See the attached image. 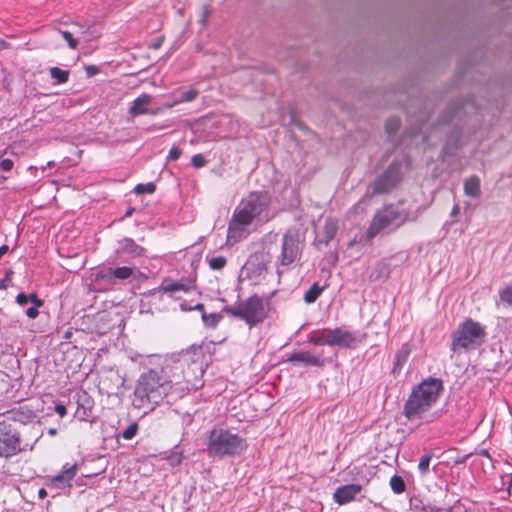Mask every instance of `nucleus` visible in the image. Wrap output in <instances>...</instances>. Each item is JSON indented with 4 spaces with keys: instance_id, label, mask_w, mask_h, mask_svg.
Listing matches in <instances>:
<instances>
[{
    "instance_id": "58",
    "label": "nucleus",
    "mask_w": 512,
    "mask_h": 512,
    "mask_svg": "<svg viewBox=\"0 0 512 512\" xmlns=\"http://www.w3.org/2000/svg\"><path fill=\"white\" fill-rule=\"evenodd\" d=\"M458 210H459V207H458V206H455V207L453 208V210H452V213H453V214H455V213H457V212H458Z\"/></svg>"
},
{
    "instance_id": "43",
    "label": "nucleus",
    "mask_w": 512,
    "mask_h": 512,
    "mask_svg": "<svg viewBox=\"0 0 512 512\" xmlns=\"http://www.w3.org/2000/svg\"><path fill=\"white\" fill-rule=\"evenodd\" d=\"M38 308H39V307H36V305H35V306H33V307L28 308V309L26 310V315H27L29 318H31V319L36 318V317L38 316V314H39Z\"/></svg>"
},
{
    "instance_id": "45",
    "label": "nucleus",
    "mask_w": 512,
    "mask_h": 512,
    "mask_svg": "<svg viewBox=\"0 0 512 512\" xmlns=\"http://www.w3.org/2000/svg\"><path fill=\"white\" fill-rule=\"evenodd\" d=\"M55 412L60 416L64 417L66 415V407L62 404H58L55 406Z\"/></svg>"
},
{
    "instance_id": "10",
    "label": "nucleus",
    "mask_w": 512,
    "mask_h": 512,
    "mask_svg": "<svg viewBox=\"0 0 512 512\" xmlns=\"http://www.w3.org/2000/svg\"><path fill=\"white\" fill-rule=\"evenodd\" d=\"M363 341V336L357 332H351L344 327L333 329V346L341 348H356Z\"/></svg>"
},
{
    "instance_id": "29",
    "label": "nucleus",
    "mask_w": 512,
    "mask_h": 512,
    "mask_svg": "<svg viewBox=\"0 0 512 512\" xmlns=\"http://www.w3.org/2000/svg\"><path fill=\"white\" fill-rule=\"evenodd\" d=\"M50 76L57 81L58 84H63L68 81L69 71L62 70L58 67L50 68Z\"/></svg>"
},
{
    "instance_id": "4",
    "label": "nucleus",
    "mask_w": 512,
    "mask_h": 512,
    "mask_svg": "<svg viewBox=\"0 0 512 512\" xmlns=\"http://www.w3.org/2000/svg\"><path fill=\"white\" fill-rule=\"evenodd\" d=\"M267 305L258 295H252L234 306L225 307L224 311L235 318L242 319L250 327L261 323L267 317Z\"/></svg>"
},
{
    "instance_id": "19",
    "label": "nucleus",
    "mask_w": 512,
    "mask_h": 512,
    "mask_svg": "<svg viewBox=\"0 0 512 512\" xmlns=\"http://www.w3.org/2000/svg\"><path fill=\"white\" fill-rule=\"evenodd\" d=\"M309 342L314 345L333 346V329L313 331L309 337Z\"/></svg>"
},
{
    "instance_id": "56",
    "label": "nucleus",
    "mask_w": 512,
    "mask_h": 512,
    "mask_svg": "<svg viewBox=\"0 0 512 512\" xmlns=\"http://www.w3.org/2000/svg\"><path fill=\"white\" fill-rule=\"evenodd\" d=\"M7 178H8V177H7L6 175H4V174H2V172H0V185H1V184H3V182H4L5 180H7Z\"/></svg>"
},
{
    "instance_id": "2",
    "label": "nucleus",
    "mask_w": 512,
    "mask_h": 512,
    "mask_svg": "<svg viewBox=\"0 0 512 512\" xmlns=\"http://www.w3.org/2000/svg\"><path fill=\"white\" fill-rule=\"evenodd\" d=\"M442 390L441 380L436 378L424 380L410 394L404 406V415L409 420L420 419L437 401Z\"/></svg>"
},
{
    "instance_id": "12",
    "label": "nucleus",
    "mask_w": 512,
    "mask_h": 512,
    "mask_svg": "<svg viewBox=\"0 0 512 512\" xmlns=\"http://www.w3.org/2000/svg\"><path fill=\"white\" fill-rule=\"evenodd\" d=\"M20 439L16 432H0V457L9 458L20 452Z\"/></svg>"
},
{
    "instance_id": "13",
    "label": "nucleus",
    "mask_w": 512,
    "mask_h": 512,
    "mask_svg": "<svg viewBox=\"0 0 512 512\" xmlns=\"http://www.w3.org/2000/svg\"><path fill=\"white\" fill-rule=\"evenodd\" d=\"M77 471V464L64 465L62 471L58 475L51 478L50 485L56 489H64L71 487V482L73 478L76 476Z\"/></svg>"
},
{
    "instance_id": "24",
    "label": "nucleus",
    "mask_w": 512,
    "mask_h": 512,
    "mask_svg": "<svg viewBox=\"0 0 512 512\" xmlns=\"http://www.w3.org/2000/svg\"><path fill=\"white\" fill-rule=\"evenodd\" d=\"M464 192L470 197H478L480 195V180L477 176H471L464 181Z\"/></svg>"
},
{
    "instance_id": "52",
    "label": "nucleus",
    "mask_w": 512,
    "mask_h": 512,
    "mask_svg": "<svg viewBox=\"0 0 512 512\" xmlns=\"http://www.w3.org/2000/svg\"><path fill=\"white\" fill-rule=\"evenodd\" d=\"M161 44H162V40H161V39H159V40H157L155 43H153V44L151 45V47H152V48H154V49H158V48L161 46Z\"/></svg>"
},
{
    "instance_id": "34",
    "label": "nucleus",
    "mask_w": 512,
    "mask_h": 512,
    "mask_svg": "<svg viewBox=\"0 0 512 512\" xmlns=\"http://www.w3.org/2000/svg\"><path fill=\"white\" fill-rule=\"evenodd\" d=\"M499 294L502 303L512 306V284L502 289Z\"/></svg>"
},
{
    "instance_id": "30",
    "label": "nucleus",
    "mask_w": 512,
    "mask_h": 512,
    "mask_svg": "<svg viewBox=\"0 0 512 512\" xmlns=\"http://www.w3.org/2000/svg\"><path fill=\"white\" fill-rule=\"evenodd\" d=\"M222 316L218 313H202V320L205 326L215 328L221 321Z\"/></svg>"
},
{
    "instance_id": "38",
    "label": "nucleus",
    "mask_w": 512,
    "mask_h": 512,
    "mask_svg": "<svg viewBox=\"0 0 512 512\" xmlns=\"http://www.w3.org/2000/svg\"><path fill=\"white\" fill-rule=\"evenodd\" d=\"M138 431V425L136 423H132L129 425L122 433V437L126 440L132 439Z\"/></svg>"
},
{
    "instance_id": "14",
    "label": "nucleus",
    "mask_w": 512,
    "mask_h": 512,
    "mask_svg": "<svg viewBox=\"0 0 512 512\" xmlns=\"http://www.w3.org/2000/svg\"><path fill=\"white\" fill-rule=\"evenodd\" d=\"M361 491L362 485L360 484L343 485L335 490L333 499L337 504L344 505L353 501Z\"/></svg>"
},
{
    "instance_id": "60",
    "label": "nucleus",
    "mask_w": 512,
    "mask_h": 512,
    "mask_svg": "<svg viewBox=\"0 0 512 512\" xmlns=\"http://www.w3.org/2000/svg\"><path fill=\"white\" fill-rule=\"evenodd\" d=\"M133 209H128L127 212H126V215H130L132 213Z\"/></svg>"
},
{
    "instance_id": "39",
    "label": "nucleus",
    "mask_w": 512,
    "mask_h": 512,
    "mask_svg": "<svg viewBox=\"0 0 512 512\" xmlns=\"http://www.w3.org/2000/svg\"><path fill=\"white\" fill-rule=\"evenodd\" d=\"M14 162L8 158H0V172H10L13 168Z\"/></svg>"
},
{
    "instance_id": "16",
    "label": "nucleus",
    "mask_w": 512,
    "mask_h": 512,
    "mask_svg": "<svg viewBox=\"0 0 512 512\" xmlns=\"http://www.w3.org/2000/svg\"><path fill=\"white\" fill-rule=\"evenodd\" d=\"M288 361L294 364H302L304 366L321 367L324 365V361L319 356L312 354L310 351L292 353L288 357Z\"/></svg>"
},
{
    "instance_id": "42",
    "label": "nucleus",
    "mask_w": 512,
    "mask_h": 512,
    "mask_svg": "<svg viewBox=\"0 0 512 512\" xmlns=\"http://www.w3.org/2000/svg\"><path fill=\"white\" fill-rule=\"evenodd\" d=\"M29 301V298L26 294L24 293H19L16 297V302L21 305V306H24L28 303Z\"/></svg>"
},
{
    "instance_id": "49",
    "label": "nucleus",
    "mask_w": 512,
    "mask_h": 512,
    "mask_svg": "<svg viewBox=\"0 0 512 512\" xmlns=\"http://www.w3.org/2000/svg\"><path fill=\"white\" fill-rule=\"evenodd\" d=\"M8 47H9V44L6 41L0 39V50L7 49Z\"/></svg>"
},
{
    "instance_id": "48",
    "label": "nucleus",
    "mask_w": 512,
    "mask_h": 512,
    "mask_svg": "<svg viewBox=\"0 0 512 512\" xmlns=\"http://www.w3.org/2000/svg\"><path fill=\"white\" fill-rule=\"evenodd\" d=\"M39 498L44 499L47 496V491L44 488H40L38 491Z\"/></svg>"
},
{
    "instance_id": "35",
    "label": "nucleus",
    "mask_w": 512,
    "mask_h": 512,
    "mask_svg": "<svg viewBox=\"0 0 512 512\" xmlns=\"http://www.w3.org/2000/svg\"><path fill=\"white\" fill-rule=\"evenodd\" d=\"M182 458V453L180 451H173L167 456L166 460L170 466L175 467L181 464Z\"/></svg>"
},
{
    "instance_id": "15",
    "label": "nucleus",
    "mask_w": 512,
    "mask_h": 512,
    "mask_svg": "<svg viewBox=\"0 0 512 512\" xmlns=\"http://www.w3.org/2000/svg\"><path fill=\"white\" fill-rule=\"evenodd\" d=\"M151 102H152V97L149 94L144 93V94L140 95L133 101L131 107L129 108V114L132 117H136L138 115H143V114H152V115L157 114L158 109L150 110L148 108V106L151 104Z\"/></svg>"
},
{
    "instance_id": "33",
    "label": "nucleus",
    "mask_w": 512,
    "mask_h": 512,
    "mask_svg": "<svg viewBox=\"0 0 512 512\" xmlns=\"http://www.w3.org/2000/svg\"><path fill=\"white\" fill-rule=\"evenodd\" d=\"M431 459H432L431 454H425L420 458V461L418 464V470L422 476H424L428 473Z\"/></svg>"
},
{
    "instance_id": "36",
    "label": "nucleus",
    "mask_w": 512,
    "mask_h": 512,
    "mask_svg": "<svg viewBox=\"0 0 512 512\" xmlns=\"http://www.w3.org/2000/svg\"><path fill=\"white\" fill-rule=\"evenodd\" d=\"M156 189V186L154 183L150 182L147 184H138L135 187V192L137 194H143V193H153Z\"/></svg>"
},
{
    "instance_id": "50",
    "label": "nucleus",
    "mask_w": 512,
    "mask_h": 512,
    "mask_svg": "<svg viewBox=\"0 0 512 512\" xmlns=\"http://www.w3.org/2000/svg\"><path fill=\"white\" fill-rule=\"evenodd\" d=\"M8 249H9V248H8V246H7V245H2V246L0 247V257H1L2 255H4V254L8 251Z\"/></svg>"
},
{
    "instance_id": "53",
    "label": "nucleus",
    "mask_w": 512,
    "mask_h": 512,
    "mask_svg": "<svg viewBox=\"0 0 512 512\" xmlns=\"http://www.w3.org/2000/svg\"><path fill=\"white\" fill-rule=\"evenodd\" d=\"M480 455L490 458V454L487 450L483 449L479 452Z\"/></svg>"
},
{
    "instance_id": "3",
    "label": "nucleus",
    "mask_w": 512,
    "mask_h": 512,
    "mask_svg": "<svg viewBox=\"0 0 512 512\" xmlns=\"http://www.w3.org/2000/svg\"><path fill=\"white\" fill-rule=\"evenodd\" d=\"M247 448L246 440L223 428H214L207 438V454L213 458L240 455Z\"/></svg>"
},
{
    "instance_id": "9",
    "label": "nucleus",
    "mask_w": 512,
    "mask_h": 512,
    "mask_svg": "<svg viewBox=\"0 0 512 512\" xmlns=\"http://www.w3.org/2000/svg\"><path fill=\"white\" fill-rule=\"evenodd\" d=\"M407 220V214L400 204L387 205L374 217L372 224H402Z\"/></svg>"
},
{
    "instance_id": "23",
    "label": "nucleus",
    "mask_w": 512,
    "mask_h": 512,
    "mask_svg": "<svg viewBox=\"0 0 512 512\" xmlns=\"http://www.w3.org/2000/svg\"><path fill=\"white\" fill-rule=\"evenodd\" d=\"M198 94L199 91L197 89L191 88L188 91L181 92L180 95L178 97H175V99L172 102L164 104V107L170 109L179 103L191 102L196 99Z\"/></svg>"
},
{
    "instance_id": "27",
    "label": "nucleus",
    "mask_w": 512,
    "mask_h": 512,
    "mask_svg": "<svg viewBox=\"0 0 512 512\" xmlns=\"http://www.w3.org/2000/svg\"><path fill=\"white\" fill-rule=\"evenodd\" d=\"M382 226H369L367 232H366V235L365 236H360L359 238L357 236H355V238L353 239V241L350 243V245H354V244H365V243H368L370 242L376 235L379 234L380 232V229H381Z\"/></svg>"
},
{
    "instance_id": "26",
    "label": "nucleus",
    "mask_w": 512,
    "mask_h": 512,
    "mask_svg": "<svg viewBox=\"0 0 512 512\" xmlns=\"http://www.w3.org/2000/svg\"><path fill=\"white\" fill-rule=\"evenodd\" d=\"M326 287V285L321 286L319 283L315 282L304 294V301L307 304L314 303L317 300V298L322 294V292L326 289Z\"/></svg>"
},
{
    "instance_id": "28",
    "label": "nucleus",
    "mask_w": 512,
    "mask_h": 512,
    "mask_svg": "<svg viewBox=\"0 0 512 512\" xmlns=\"http://www.w3.org/2000/svg\"><path fill=\"white\" fill-rule=\"evenodd\" d=\"M389 274V269L386 264L384 263H377L374 267L373 271L371 272L369 278L371 281H378L381 278L387 277Z\"/></svg>"
},
{
    "instance_id": "1",
    "label": "nucleus",
    "mask_w": 512,
    "mask_h": 512,
    "mask_svg": "<svg viewBox=\"0 0 512 512\" xmlns=\"http://www.w3.org/2000/svg\"><path fill=\"white\" fill-rule=\"evenodd\" d=\"M170 367L161 370L151 369L139 377L135 390L133 405L135 408H143L151 405V410L158 405L168 394L173 383L179 384L175 376H169Z\"/></svg>"
},
{
    "instance_id": "47",
    "label": "nucleus",
    "mask_w": 512,
    "mask_h": 512,
    "mask_svg": "<svg viewBox=\"0 0 512 512\" xmlns=\"http://www.w3.org/2000/svg\"><path fill=\"white\" fill-rule=\"evenodd\" d=\"M86 72L88 76H93L98 72V68L96 66H88L86 67Z\"/></svg>"
},
{
    "instance_id": "57",
    "label": "nucleus",
    "mask_w": 512,
    "mask_h": 512,
    "mask_svg": "<svg viewBox=\"0 0 512 512\" xmlns=\"http://www.w3.org/2000/svg\"><path fill=\"white\" fill-rule=\"evenodd\" d=\"M7 284H5V280H0V289H5Z\"/></svg>"
},
{
    "instance_id": "41",
    "label": "nucleus",
    "mask_w": 512,
    "mask_h": 512,
    "mask_svg": "<svg viewBox=\"0 0 512 512\" xmlns=\"http://www.w3.org/2000/svg\"><path fill=\"white\" fill-rule=\"evenodd\" d=\"M181 156V150L177 147H172L169 151L167 160L175 161Z\"/></svg>"
},
{
    "instance_id": "6",
    "label": "nucleus",
    "mask_w": 512,
    "mask_h": 512,
    "mask_svg": "<svg viewBox=\"0 0 512 512\" xmlns=\"http://www.w3.org/2000/svg\"><path fill=\"white\" fill-rule=\"evenodd\" d=\"M269 203L266 192H253L236 209L231 224H250L259 216Z\"/></svg>"
},
{
    "instance_id": "37",
    "label": "nucleus",
    "mask_w": 512,
    "mask_h": 512,
    "mask_svg": "<svg viewBox=\"0 0 512 512\" xmlns=\"http://www.w3.org/2000/svg\"><path fill=\"white\" fill-rule=\"evenodd\" d=\"M400 127V120L398 118H390L386 122V130L389 134L395 133Z\"/></svg>"
},
{
    "instance_id": "51",
    "label": "nucleus",
    "mask_w": 512,
    "mask_h": 512,
    "mask_svg": "<svg viewBox=\"0 0 512 512\" xmlns=\"http://www.w3.org/2000/svg\"><path fill=\"white\" fill-rule=\"evenodd\" d=\"M11 274H12V271H8L4 277L3 280H5V284H7L8 282H10L11 280Z\"/></svg>"
},
{
    "instance_id": "25",
    "label": "nucleus",
    "mask_w": 512,
    "mask_h": 512,
    "mask_svg": "<svg viewBox=\"0 0 512 512\" xmlns=\"http://www.w3.org/2000/svg\"><path fill=\"white\" fill-rule=\"evenodd\" d=\"M411 353V346L409 343H405L401 346L395 356L394 369H400L406 363Z\"/></svg>"
},
{
    "instance_id": "44",
    "label": "nucleus",
    "mask_w": 512,
    "mask_h": 512,
    "mask_svg": "<svg viewBox=\"0 0 512 512\" xmlns=\"http://www.w3.org/2000/svg\"><path fill=\"white\" fill-rule=\"evenodd\" d=\"M28 298L29 301H31L34 304V306L36 305V307H41L43 305V301L39 299L36 294H31L30 296H28Z\"/></svg>"
},
{
    "instance_id": "18",
    "label": "nucleus",
    "mask_w": 512,
    "mask_h": 512,
    "mask_svg": "<svg viewBox=\"0 0 512 512\" xmlns=\"http://www.w3.org/2000/svg\"><path fill=\"white\" fill-rule=\"evenodd\" d=\"M337 226H314L315 242L327 245L336 235Z\"/></svg>"
},
{
    "instance_id": "7",
    "label": "nucleus",
    "mask_w": 512,
    "mask_h": 512,
    "mask_svg": "<svg viewBox=\"0 0 512 512\" xmlns=\"http://www.w3.org/2000/svg\"><path fill=\"white\" fill-rule=\"evenodd\" d=\"M302 244L299 236L295 233L288 232L283 237L282 252L280 255V265L277 273L281 275L301 254Z\"/></svg>"
},
{
    "instance_id": "20",
    "label": "nucleus",
    "mask_w": 512,
    "mask_h": 512,
    "mask_svg": "<svg viewBox=\"0 0 512 512\" xmlns=\"http://www.w3.org/2000/svg\"><path fill=\"white\" fill-rule=\"evenodd\" d=\"M226 244L233 246L249 235L246 226H228Z\"/></svg>"
},
{
    "instance_id": "32",
    "label": "nucleus",
    "mask_w": 512,
    "mask_h": 512,
    "mask_svg": "<svg viewBox=\"0 0 512 512\" xmlns=\"http://www.w3.org/2000/svg\"><path fill=\"white\" fill-rule=\"evenodd\" d=\"M209 267L213 270H221L225 267L227 260L224 256L208 258Z\"/></svg>"
},
{
    "instance_id": "5",
    "label": "nucleus",
    "mask_w": 512,
    "mask_h": 512,
    "mask_svg": "<svg viewBox=\"0 0 512 512\" xmlns=\"http://www.w3.org/2000/svg\"><path fill=\"white\" fill-rule=\"evenodd\" d=\"M485 336L484 326L472 319H467L454 333L451 349L454 352L476 349L483 343Z\"/></svg>"
},
{
    "instance_id": "54",
    "label": "nucleus",
    "mask_w": 512,
    "mask_h": 512,
    "mask_svg": "<svg viewBox=\"0 0 512 512\" xmlns=\"http://www.w3.org/2000/svg\"><path fill=\"white\" fill-rule=\"evenodd\" d=\"M508 493L510 496H512V476H510L509 480Z\"/></svg>"
},
{
    "instance_id": "59",
    "label": "nucleus",
    "mask_w": 512,
    "mask_h": 512,
    "mask_svg": "<svg viewBox=\"0 0 512 512\" xmlns=\"http://www.w3.org/2000/svg\"><path fill=\"white\" fill-rule=\"evenodd\" d=\"M49 434H50V435H54V434H56V430H55V429H50Z\"/></svg>"
},
{
    "instance_id": "17",
    "label": "nucleus",
    "mask_w": 512,
    "mask_h": 512,
    "mask_svg": "<svg viewBox=\"0 0 512 512\" xmlns=\"http://www.w3.org/2000/svg\"><path fill=\"white\" fill-rule=\"evenodd\" d=\"M144 253V248L137 245L132 239L124 238L118 242V247L116 248V254L122 255L126 254L131 258H137L142 256Z\"/></svg>"
},
{
    "instance_id": "8",
    "label": "nucleus",
    "mask_w": 512,
    "mask_h": 512,
    "mask_svg": "<svg viewBox=\"0 0 512 512\" xmlns=\"http://www.w3.org/2000/svg\"><path fill=\"white\" fill-rule=\"evenodd\" d=\"M401 180L400 164L392 163L387 170L377 177L374 182L373 192L380 194L386 193L394 188Z\"/></svg>"
},
{
    "instance_id": "31",
    "label": "nucleus",
    "mask_w": 512,
    "mask_h": 512,
    "mask_svg": "<svg viewBox=\"0 0 512 512\" xmlns=\"http://www.w3.org/2000/svg\"><path fill=\"white\" fill-rule=\"evenodd\" d=\"M390 487L392 491L396 494H401L405 491V483L402 477L398 475H394L390 479Z\"/></svg>"
},
{
    "instance_id": "55",
    "label": "nucleus",
    "mask_w": 512,
    "mask_h": 512,
    "mask_svg": "<svg viewBox=\"0 0 512 512\" xmlns=\"http://www.w3.org/2000/svg\"><path fill=\"white\" fill-rule=\"evenodd\" d=\"M195 310H199V311H203L204 310V305L202 303H198L195 307H194Z\"/></svg>"
},
{
    "instance_id": "21",
    "label": "nucleus",
    "mask_w": 512,
    "mask_h": 512,
    "mask_svg": "<svg viewBox=\"0 0 512 512\" xmlns=\"http://www.w3.org/2000/svg\"><path fill=\"white\" fill-rule=\"evenodd\" d=\"M194 288V281H177L173 283H163L160 286V290L164 293H175L178 291L188 292Z\"/></svg>"
},
{
    "instance_id": "22",
    "label": "nucleus",
    "mask_w": 512,
    "mask_h": 512,
    "mask_svg": "<svg viewBox=\"0 0 512 512\" xmlns=\"http://www.w3.org/2000/svg\"><path fill=\"white\" fill-rule=\"evenodd\" d=\"M85 31L82 25L77 23L73 24L72 31L59 30V33L63 36V38L67 41L69 48L76 49L78 46V39L75 36H79L83 34Z\"/></svg>"
},
{
    "instance_id": "11",
    "label": "nucleus",
    "mask_w": 512,
    "mask_h": 512,
    "mask_svg": "<svg viewBox=\"0 0 512 512\" xmlns=\"http://www.w3.org/2000/svg\"><path fill=\"white\" fill-rule=\"evenodd\" d=\"M136 269L129 266H121L116 268H107L98 271L95 274V280H104L109 284H116L117 280H126L134 275Z\"/></svg>"
},
{
    "instance_id": "46",
    "label": "nucleus",
    "mask_w": 512,
    "mask_h": 512,
    "mask_svg": "<svg viewBox=\"0 0 512 512\" xmlns=\"http://www.w3.org/2000/svg\"><path fill=\"white\" fill-rule=\"evenodd\" d=\"M209 14H210V11L206 7H204L203 11H202L201 19H200V23L202 25L206 24V21H207V18L209 16Z\"/></svg>"
},
{
    "instance_id": "40",
    "label": "nucleus",
    "mask_w": 512,
    "mask_h": 512,
    "mask_svg": "<svg viewBox=\"0 0 512 512\" xmlns=\"http://www.w3.org/2000/svg\"><path fill=\"white\" fill-rule=\"evenodd\" d=\"M192 164L199 168V167H202L206 164V160L204 159V157L200 154H196L192 157V160H191Z\"/></svg>"
}]
</instances>
